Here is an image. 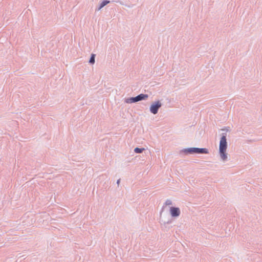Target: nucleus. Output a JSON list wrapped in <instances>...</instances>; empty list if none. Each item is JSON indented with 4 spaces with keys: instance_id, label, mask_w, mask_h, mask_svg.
<instances>
[{
    "instance_id": "5",
    "label": "nucleus",
    "mask_w": 262,
    "mask_h": 262,
    "mask_svg": "<svg viewBox=\"0 0 262 262\" xmlns=\"http://www.w3.org/2000/svg\"><path fill=\"white\" fill-rule=\"evenodd\" d=\"M170 214L172 217H178L181 213L180 209L179 207H170L169 209Z\"/></svg>"
},
{
    "instance_id": "11",
    "label": "nucleus",
    "mask_w": 262,
    "mask_h": 262,
    "mask_svg": "<svg viewBox=\"0 0 262 262\" xmlns=\"http://www.w3.org/2000/svg\"><path fill=\"white\" fill-rule=\"evenodd\" d=\"M120 179H118L117 181V184H118V185H119L120 184Z\"/></svg>"
},
{
    "instance_id": "6",
    "label": "nucleus",
    "mask_w": 262,
    "mask_h": 262,
    "mask_svg": "<svg viewBox=\"0 0 262 262\" xmlns=\"http://www.w3.org/2000/svg\"><path fill=\"white\" fill-rule=\"evenodd\" d=\"M110 1L107 0H104L99 5V6L98 8L96 9V11H99L103 7H104L105 6H106L107 4L110 3Z\"/></svg>"
},
{
    "instance_id": "2",
    "label": "nucleus",
    "mask_w": 262,
    "mask_h": 262,
    "mask_svg": "<svg viewBox=\"0 0 262 262\" xmlns=\"http://www.w3.org/2000/svg\"><path fill=\"white\" fill-rule=\"evenodd\" d=\"M181 153L185 155L191 154H207L209 153L208 149L206 148L190 147L183 149L181 151Z\"/></svg>"
},
{
    "instance_id": "9",
    "label": "nucleus",
    "mask_w": 262,
    "mask_h": 262,
    "mask_svg": "<svg viewBox=\"0 0 262 262\" xmlns=\"http://www.w3.org/2000/svg\"><path fill=\"white\" fill-rule=\"evenodd\" d=\"M172 201L170 200H167L165 203V205L169 206L172 205Z\"/></svg>"
},
{
    "instance_id": "10",
    "label": "nucleus",
    "mask_w": 262,
    "mask_h": 262,
    "mask_svg": "<svg viewBox=\"0 0 262 262\" xmlns=\"http://www.w3.org/2000/svg\"><path fill=\"white\" fill-rule=\"evenodd\" d=\"M17 256H18V258H21V257H23L24 256H21V255H20V253H19V254H18L17 255Z\"/></svg>"
},
{
    "instance_id": "1",
    "label": "nucleus",
    "mask_w": 262,
    "mask_h": 262,
    "mask_svg": "<svg viewBox=\"0 0 262 262\" xmlns=\"http://www.w3.org/2000/svg\"><path fill=\"white\" fill-rule=\"evenodd\" d=\"M221 130L225 133H222L221 135V138L219 144V154L221 157V160L223 162H225L228 159V154L226 152V150L228 147V144L227 141V132H229L230 130L228 128H222Z\"/></svg>"
},
{
    "instance_id": "13",
    "label": "nucleus",
    "mask_w": 262,
    "mask_h": 262,
    "mask_svg": "<svg viewBox=\"0 0 262 262\" xmlns=\"http://www.w3.org/2000/svg\"><path fill=\"white\" fill-rule=\"evenodd\" d=\"M169 223H170V222H168V221L167 222V224H169Z\"/></svg>"
},
{
    "instance_id": "12",
    "label": "nucleus",
    "mask_w": 262,
    "mask_h": 262,
    "mask_svg": "<svg viewBox=\"0 0 262 262\" xmlns=\"http://www.w3.org/2000/svg\"><path fill=\"white\" fill-rule=\"evenodd\" d=\"M164 207V206H163V208H162V211H161V212H160V215H161L162 211H163Z\"/></svg>"
},
{
    "instance_id": "7",
    "label": "nucleus",
    "mask_w": 262,
    "mask_h": 262,
    "mask_svg": "<svg viewBox=\"0 0 262 262\" xmlns=\"http://www.w3.org/2000/svg\"><path fill=\"white\" fill-rule=\"evenodd\" d=\"M95 56L96 55L95 54H92L91 55V57L89 60V63L90 64H93L95 63Z\"/></svg>"
},
{
    "instance_id": "3",
    "label": "nucleus",
    "mask_w": 262,
    "mask_h": 262,
    "mask_svg": "<svg viewBox=\"0 0 262 262\" xmlns=\"http://www.w3.org/2000/svg\"><path fill=\"white\" fill-rule=\"evenodd\" d=\"M148 95L145 94H140L136 97H132L126 99L125 102L127 103H136L141 100H146Z\"/></svg>"
},
{
    "instance_id": "8",
    "label": "nucleus",
    "mask_w": 262,
    "mask_h": 262,
    "mask_svg": "<svg viewBox=\"0 0 262 262\" xmlns=\"http://www.w3.org/2000/svg\"><path fill=\"white\" fill-rule=\"evenodd\" d=\"M144 150H145L144 148L136 147L134 149L135 152L137 153V154L142 153Z\"/></svg>"
},
{
    "instance_id": "4",
    "label": "nucleus",
    "mask_w": 262,
    "mask_h": 262,
    "mask_svg": "<svg viewBox=\"0 0 262 262\" xmlns=\"http://www.w3.org/2000/svg\"><path fill=\"white\" fill-rule=\"evenodd\" d=\"M162 103L160 101L158 100L151 103L149 111L152 114H157L158 112L159 108L162 106Z\"/></svg>"
}]
</instances>
